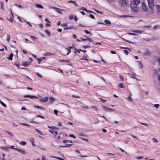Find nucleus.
<instances>
[{
  "label": "nucleus",
  "instance_id": "1",
  "mask_svg": "<svg viewBox=\"0 0 160 160\" xmlns=\"http://www.w3.org/2000/svg\"><path fill=\"white\" fill-rule=\"evenodd\" d=\"M148 2V5L149 8L150 9L149 12L151 14H153L154 13L155 11L153 9L155 5L153 0H147Z\"/></svg>",
  "mask_w": 160,
  "mask_h": 160
},
{
  "label": "nucleus",
  "instance_id": "2",
  "mask_svg": "<svg viewBox=\"0 0 160 160\" xmlns=\"http://www.w3.org/2000/svg\"><path fill=\"white\" fill-rule=\"evenodd\" d=\"M138 5H136L133 4L132 2H131V9L134 12H137L138 11V8L137 6Z\"/></svg>",
  "mask_w": 160,
  "mask_h": 160
},
{
  "label": "nucleus",
  "instance_id": "3",
  "mask_svg": "<svg viewBox=\"0 0 160 160\" xmlns=\"http://www.w3.org/2000/svg\"><path fill=\"white\" fill-rule=\"evenodd\" d=\"M119 3L120 5L123 7H125L128 4V0H119Z\"/></svg>",
  "mask_w": 160,
  "mask_h": 160
},
{
  "label": "nucleus",
  "instance_id": "4",
  "mask_svg": "<svg viewBox=\"0 0 160 160\" xmlns=\"http://www.w3.org/2000/svg\"><path fill=\"white\" fill-rule=\"evenodd\" d=\"M142 8V10L145 12H147L148 11L147 7L146 4L144 2L141 3Z\"/></svg>",
  "mask_w": 160,
  "mask_h": 160
},
{
  "label": "nucleus",
  "instance_id": "5",
  "mask_svg": "<svg viewBox=\"0 0 160 160\" xmlns=\"http://www.w3.org/2000/svg\"><path fill=\"white\" fill-rule=\"evenodd\" d=\"M52 8L55 9V10L56 11H57L58 13L60 14H62V13L61 12L59 11H63V10L54 7H52Z\"/></svg>",
  "mask_w": 160,
  "mask_h": 160
},
{
  "label": "nucleus",
  "instance_id": "6",
  "mask_svg": "<svg viewBox=\"0 0 160 160\" xmlns=\"http://www.w3.org/2000/svg\"><path fill=\"white\" fill-rule=\"evenodd\" d=\"M14 149L16 150L18 152H19L22 154H24L25 153V150L17 148H14Z\"/></svg>",
  "mask_w": 160,
  "mask_h": 160
},
{
  "label": "nucleus",
  "instance_id": "7",
  "mask_svg": "<svg viewBox=\"0 0 160 160\" xmlns=\"http://www.w3.org/2000/svg\"><path fill=\"white\" fill-rule=\"evenodd\" d=\"M10 13L11 14L10 17L9 18H7V19L9 21L11 22H12L13 21V18L14 17V16L11 10H10Z\"/></svg>",
  "mask_w": 160,
  "mask_h": 160
},
{
  "label": "nucleus",
  "instance_id": "8",
  "mask_svg": "<svg viewBox=\"0 0 160 160\" xmlns=\"http://www.w3.org/2000/svg\"><path fill=\"white\" fill-rule=\"evenodd\" d=\"M24 97L26 98L28 97L29 98L31 99H33V98H38L36 97L35 96L33 95H25L24 96Z\"/></svg>",
  "mask_w": 160,
  "mask_h": 160
},
{
  "label": "nucleus",
  "instance_id": "9",
  "mask_svg": "<svg viewBox=\"0 0 160 160\" xmlns=\"http://www.w3.org/2000/svg\"><path fill=\"white\" fill-rule=\"evenodd\" d=\"M48 97H46L43 98H40L39 100L42 102H45L48 100Z\"/></svg>",
  "mask_w": 160,
  "mask_h": 160
},
{
  "label": "nucleus",
  "instance_id": "10",
  "mask_svg": "<svg viewBox=\"0 0 160 160\" xmlns=\"http://www.w3.org/2000/svg\"><path fill=\"white\" fill-rule=\"evenodd\" d=\"M84 37H86V38H85V39H82V40L83 41H85L88 40L90 42H93V41H92V39L91 38H88L86 35H84Z\"/></svg>",
  "mask_w": 160,
  "mask_h": 160
},
{
  "label": "nucleus",
  "instance_id": "11",
  "mask_svg": "<svg viewBox=\"0 0 160 160\" xmlns=\"http://www.w3.org/2000/svg\"><path fill=\"white\" fill-rule=\"evenodd\" d=\"M30 62H24L22 63V65L24 67H27L29 66L30 64Z\"/></svg>",
  "mask_w": 160,
  "mask_h": 160
},
{
  "label": "nucleus",
  "instance_id": "12",
  "mask_svg": "<svg viewBox=\"0 0 160 160\" xmlns=\"http://www.w3.org/2000/svg\"><path fill=\"white\" fill-rule=\"evenodd\" d=\"M133 4L136 5H138L140 2V0H133V2H132Z\"/></svg>",
  "mask_w": 160,
  "mask_h": 160
},
{
  "label": "nucleus",
  "instance_id": "13",
  "mask_svg": "<svg viewBox=\"0 0 160 160\" xmlns=\"http://www.w3.org/2000/svg\"><path fill=\"white\" fill-rule=\"evenodd\" d=\"M0 9L2 10H4V8L3 2H0Z\"/></svg>",
  "mask_w": 160,
  "mask_h": 160
},
{
  "label": "nucleus",
  "instance_id": "14",
  "mask_svg": "<svg viewBox=\"0 0 160 160\" xmlns=\"http://www.w3.org/2000/svg\"><path fill=\"white\" fill-rule=\"evenodd\" d=\"M137 62L138 63L139 67V68L140 69H142L143 68V66L142 64L141 63V62H140L139 61H137Z\"/></svg>",
  "mask_w": 160,
  "mask_h": 160
},
{
  "label": "nucleus",
  "instance_id": "15",
  "mask_svg": "<svg viewBox=\"0 0 160 160\" xmlns=\"http://www.w3.org/2000/svg\"><path fill=\"white\" fill-rule=\"evenodd\" d=\"M43 55L44 56H49L50 55H54V54H53L52 53H51L50 52H47L46 53L43 54Z\"/></svg>",
  "mask_w": 160,
  "mask_h": 160
},
{
  "label": "nucleus",
  "instance_id": "16",
  "mask_svg": "<svg viewBox=\"0 0 160 160\" xmlns=\"http://www.w3.org/2000/svg\"><path fill=\"white\" fill-rule=\"evenodd\" d=\"M132 32H134V33H142L143 32L142 31H140L139 30H133L132 31Z\"/></svg>",
  "mask_w": 160,
  "mask_h": 160
},
{
  "label": "nucleus",
  "instance_id": "17",
  "mask_svg": "<svg viewBox=\"0 0 160 160\" xmlns=\"http://www.w3.org/2000/svg\"><path fill=\"white\" fill-rule=\"evenodd\" d=\"M102 107L103 110L106 112H108L109 108L108 107H106L105 106H103Z\"/></svg>",
  "mask_w": 160,
  "mask_h": 160
},
{
  "label": "nucleus",
  "instance_id": "18",
  "mask_svg": "<svg viewBox=\"0 0 160 160\" xmlns=\"http://www.w3.org/2000/svg\"><path fill=\"white\" fill-rule=\"evenodd\" d=\"M0 148L2 149H4L7 151H8L9 150V147L5 146V147H1Z\"/></svg>",
  "mask_w": 160,
  "mask_h": 160
},
{
  "label": "nucleus",
  "instance_id": "19",
  "mask_svg": "<svg viewBox=\"0 0 160 160\" xmlns=\"http://www.w3.org/2000/svg\"><path fill=\"white\" fill-rule=\"evenodd\" d=\"M13 56V55L12 53L10 54L9 57H7V59L9 60H12V57Z\"/></svg>",
  "mask_w": 160,
  "mask_h": 160
},
{
  "label": "nucleus",
  "instance_id": "20",
  "mask_svg": "<svg viewBox=\"0 0 160 160\" xmlns=\"http://www.w3.org/2000/svg\"><path fill=\"white\" fill-rule=\"evenodd\" d=\"M6 36H7L6 37V38H7L6 40L7 41L9 42V41L10 38H11V36L9 34H7L6 35Z\"/></svg>",
  "mask_w": 160,
  "mask_h": 160
},
{
  "label": "nucleus",
  "instance_id": "21",
  "mask_svg": "<svg viewBox=\"0 0 160 160\" xmlns=\"http://www.w3.org/2000/svg\"><path fill=\"white\" fill-rule=\"evenodd\" d=\"M35 6L38 8H40L41 9L43 8V7L40 4H37L35 5Z\"/></svg>",
  "mask_w": 160,
  "mask_h": 160
},
{
  "label": "nucleus",
  "instance_id": "22",
  "mask_svg": "<svg viewBox=\"0 0 160 160\" xmlns=\"http://www.w3.org/2000/svg\"><path fill=\"white\" fill-rule=\"evenodd\" d=\"M104 22L106 24L108 25H110L111 24L110 21L108 20H105Z\"/></svg>",
  "mask_w": 160,
  "mask_h": 160
},
{
  "label": "nucleus",
  "instance_id": "23",
  "mask_svg": "<svg viewBox=\"0 0 160 160\" xmlns=\"http://www.w3.org/2000/svg\"><path fill=\"white\" fill-rule=\"evenodd\" d=\"M35 130L39 134L41 135H42V132L40 131V130H38L37 129H35Z\"/></svg>",
  "mask_w": 160,
  "mask_h": 160
},
{
  "label": "nucleus",
  "instance_id": "24",
  "mask_svg": "<svg viewBox=\"0 0 160 160\" xmlns=\"http://www.w3.org/2000/svg\"><path fill=\"white\" fill-rule=\"evenodd\" d=\"M34 107L35 108H37L41 109H44V108L41 107H40V106H37V105H34Z\"/></svg>",
  "mask_w": 160,
  "mask_h": 160
},
{
  "label": "nucleus",
  "instance_id": "25",
  "mask_svg": "<svg viewBox=\"0 0 160 160\" xmlns=\"http://www.w3.org/2000/svg\"><path fill=\"white\" fill-rule=\"evenodd\" d=\"M74 49L75 50V51L74 52L75 53H76L77 52H78V53H80V50H79L77 49L75 47H74Z\"/></svg>",
  "mask_w": 160,
  "mask_h": 160
},
{
  "label": "nucleus",
  "instance_id": "26",
  "mask_svg": "<svg viewBox=\"0 0 160 160\" xmlns=\"http://www.w3.org/2000/svg\"><path fill=\"white\" fill-rule=\"evenodd\" d=\"M127 99H128V100L130 101L131 102L133 101V100H132L130 95H129V96L128 97V98H127Z\"/></svg>",
  "mask_w": 160,
  "mask_h": 160
},
{
  "label": "nucleus",
  "instance_id": "27",
  "mask_svg": "<svg viewBox=\"0 0 160 160\" xmlns=\"http://www.w3.org/2000/svg\"><path fill=\"white\" fill-rule=\"evenodd\" d=\"M0 103L4 107H6V105L2 101L0 100Z\"/></svg>",
  "mask_w": 160,
  "mask_h": 160
},
{
  "label": "nucleus",
  "instance_id": "28",
  "mask_svg": "<svg viewBox=\"0 0 160 160\" xmlns=\"http://www.w3.org/2000/svg\"><path fill=\"white\" fill-rule=\"evenodd\" d=\"M72 144H66L64 145V146H61L60 147H69Z\"/></svg>",
  "mask_w": 160,
  "mask_h": 160
},
{
  "label": "nucleus",
  "instance_id": "29",
  "mask_svg": "<svg viewBox=\"0 0 160 160\" xmlns=\"http://www.w3.org/2000/svg\"><path fill=\"white\" fill-rule=\"evenodd\" d=\"M152 140L153 142L154 143H155V142L158 143V141L155 138H152Z\"/></svg>",
  "mask_w": 160,
  "mask_h": 160
},
{
  "label": "nucleus",
  "instance_id": "30",
  "mask_svg": "<svg viewBox=\"0 0 160 160\" xmlns=\"http://www.w3.org/2000/svg\"><path fill=\"white\" fill-rule=\"evenodd\" d=\"M119 87L121 88H123L124 86L122 83H120L119 84Z\"/></svg>",
  "mask_w": 160,
  "mask_h": 160
},
{
  "label": "nucleus",
  "instance_id": "31",
  "mask_svg": "<svg viewBox=\"0 0 160 160\" xmlns=\"http://www.w3.org/2000/svg\"><path fill=\"white\" fill-rule=\"evenodd\" d=\"M20 144L21 145H25L26 144V142L25 141H22V142H20Z\"/></svg>",
  "mask_w": 160,
  "mask_h": 160
},
{
  "label": "nucleus",
  "instance_id": "32",
  "mask_svg": "<svg viewBox=\"0 0 160 160\" xmlns=\"http://www.w3.org/2000/svg\"><path fill=\"white\" fill-rule=\"evenodd\" d=\"M108 110H108V112H113V111H115V110H114L113 109H112V108H109Z\"/></svg>",
  "mask_w": 160,
  "mask_h": 160
},
{
  "label": "nucleus",
  "instance_id": "33",
  "mask_svg": "<svg viewBox=\"0 0 160 160\" xmlns=\"http://www.w3.org/2000/svg\"><path fill=\"white\" fill-rule=\"evenodd\" d=\"M80 9L81 10H83L86 12V10H87V9H86V8L84 7H83L81 8H80Z\"/></svg>",
  "mask_w": 160,
  "mask_h": 160
},
{
  "label": "nucleus",
  "instance_id": "34",
  "mask_svg": "<svg viewBox=\"0 0 160 160\" xmlns=\"http://www.w3.org/2000/svg\"><path fill=\"white\" fill-rule=\"evenodd\" d=\"M66 49H67L68 51V52L67 53V54L68 55L69 54V53L71 52V50L70 49L68 48H66Z\"/></svg>",
  "mask_w": 160,
  "mask_h": 160
},
{
  "label": "nucleus",
  "instance_id": "35",
  "mask_svg": "<svg viewBox=\"0 0 160 160\" xmlns=\"http://www.w3.org/2000/svg\"><path fill=\"white\" fill-rule=\"evenodd\" d=\"M81 60H87V61L88 60V59H87V57L86 56H84L81 59Z\"/></svg>",
  "mask_w": 160,
  "mask_h": 160
},
{
  "label": "nucleus",
  "instance_id": "36",
  "mask_svg": "<svg viewBox=\"0 0 160 160\" xmlns=\"http://www.w3.org/2000/svg\"><path fill=\"white\" fill-rule=\"evenodd\" d=\"M78 135L79 136H83V137H84L85 136H86V135L84 134H83V133H80L78 134Z\"/></svg>",
  "mask_w": 160,
  "mask_h": 160
},
{
  "label": "nucleus",
  "instance_id": "37",
  "mask_svg": "<svg viewBox=\"0 0 160 160\" xmlns=\"http://www.w3.org/2000/svg\"><path fill=\"white\" fill-rule=\"evenodd\" d=\"M68 29H77V28H74V27H68Z\"/></svg>",
  "mask_w": 160,
  "mask_h": 160
},
{
  "label": "nucleus",
  "instance_id": "38",
  "mask_svg": "<svg viewBox=\"0 0 160 160\" xmlns=\"http://www.w3.org/2000/svg\"><path fill=\"white\" fill-rule=\"evenodd\" d=\"M86 12H89V13H92L96 14V13H94V12H93L92 11H91L88 10L87 9V10H86Z\"/></svg>",
  "mask_w": 160,
  "mask_h": 160
},
{
  "label": "nucleus",
  "instance_id": "39",
  "mask_svg": "<svg viewBox=\"0 0 160 160\" xmlns=\"http://www.w3.org/2000/svg\"><path fill=\"white\" fill-rule=\"evenodd\" d=\"M119 17L125 18L128 17H131V16H127V15H122V16H119ZM131 17H132L131 16Z\"/></svg>",
  "mask_w": 160,
  "mask_h": 160
},
{
  "label": "nucleus",
  "instance_id": "40",
  "mask_svg": "<svg viewBox=\"0 0 160 160\" xmlns=\"http://www.w3.org/2000/svg\"><path fill=\"white\" fill-rule=\"evenodd\" d=\"M143 158H144L142 156H139V157H137L136 158L137 159H143Z\"/></svg>",
  "mask_w": 160,
  "mask_h": 160
},
{
  "label": "nucleus",
  "instance_id": "41",
  "mask_svg": "<svg viewBox=\"0 0 160 160\" xmlns=\"http://www.w3.org/2000/svg\"><path fill=\"white\" fill-rule=\"evenodd\" d=\"M20 124H22V125H25V126H29V125L28 124H27L25 123H20Z\"/></svg>",
  "mask_w": 160,
  "mask_h": 160
},
{
  "label": "nucleus",
  "instance_id": "42",
  "mask_svg": "<svg viewBox=\"0 0 160 160\" xmlns=\"http://www.w3.org/2000/svg\"><path fill=\"white\" fill-rule=\"evenodd\" d=\"M131 136L133 138L136 139L137 140H138V138L135 136H134L132 134H131Z\"/></svg>",
  "mask_w": 160,
  "mask_h": 160
},
{
  "label": "nucleus",
  "instance_id": "43",
  "mask_svg": "<svg viewBox=\"0 0 160 160\" xmlns=\"http://www.w3.org/2000/svg\"><path fill=\"white\" fill-rule=\"evenodd\" d=\"M131 136L133 138L136 139L137 140H138V138L135 136H134L132 134H131Z\"/></svg>",
  "mask_w": 160,
  "mask_h": 160
},
{
  "label": "nucleus",
  "instance_id": "44",
  "mask_svg": "<svg viewBox=\"0 0 160 160\" xmlns=\"http://www.w3.org/2000/svg\"><path fill=\"white\" fill-rule=\"evenodd\" d=\"M52 157L54 158H56L59 160H64L63 158H57L55 157Z\"/></svg>",
  "mask_w": 160,
  "mask_h": 160
},
{
  "label": "nucleus",
  "instance_id": "45",
  "mask_svg": "<svg viewBox=\"0 0 160 160\" xmlns=\"http://www.w3.org/2000/svg\"><path fill=\"white\" fill-rule=\"evenodd\" d=\"M6 132L7 133H8L9 135H11V136H13V134L12 133H11L10 132H8V131H6Z\"/></svg>",
  "mask_w": 160,
  "mask_h": 160
},
{
  "label": "nucleus",
  "instance_id": "46",
  "mask_svg": "<svg viewBox=\"0 0 160 160\" xmlns=\"http://www.w3.org/2000/svg\"><path fill=\"white\" fill-rule=\"evenodd\" d=\"M154 106L156 108H158L159 106V104H155L154 105Z\"/></svg>",
  "mask_w": 160,
  "mask_h": 160
},
{
  "label": "nucleus",
  "instance_id": "47",
  "mask_svg": "<svg viewBox=\"0 0 160 160\" xmlns=\"http://www.w3.org/2000/svg\"><path fill=\"white\" fill-rule=\"evenodd\" d=\"M45 33L48 35L49 36L50 34V33L47 30L45 31Z\"/></svg>",
  "mask_w": 160,
  "mask_h": 160
},
{
  "label": "nucleus",
  "instance_id": "48",
  "mask_svg": "<svg viewBox=\"0 0 160 160\" xmlns=\"http://www.w3.org/2000/svg\"><path fill=\"white\" fill-rule=\"evenodd\" d=\"M37 75L40 78H42V76L38 72L36 73Z\"/></svg>",
  "mask_w": 160,
  "mask_h": 160
},
{
  "label": "nucleus",
  "instance_id": "49",
  "mask_svg": "<svg viewBox=\"0 0 160 160\" xmlns=\"http://www.w3.org/2000/svg\"><path fill=\"white\" fill-rule=\"evenodd\" d=\"M14 5L15 6H16L18 8H22V7L20 5H17V4H15Z\"/></svg>",
  "mask_w": 160,
  "mask_h": 160
},
{
  "label": "nucleus",
  "instance_id": "50",
  "mask_svg": "<svg viewBox=\"0 0 160 160\" xmlns=\"http://www.w3.org/2000/svg\"><path fill=\"white\" fill-rule=\"evenodd\" d=\"M37 117L41 118H42V119H43L44 118V117H43L42 116H41V115H37Z\"/></svg>",
  "mask_w": 160,
  "mask_h": 160
},
{
  "label": "nucleus",
  "instance_id": "51",
  "mask_svg": "<svg viewBox=\"0 0 160 160\" xmlns=\"http://www.w3.org/2000/svg\"><path fill=\"white\" fill-rule=\"evenodd\" d=\"M72 97H74V98H80V97L79 96H77L76 95H72Z\"/></svg>",
  "mask_w": 160,
  "mask_h": 160
},
{
  "label": "nucleus",
  "instance_id": "52",
  "mask_svg": "<svg viewBox=\"0 0 160 160\" xmlns=\"http://www.w3.org/2000/svg\"><path fill=\"white\" fill-rule=\"evenodd\" d=\"M124 52L126 55H128V51L126 50H124Z\"/></svg>",
  "mask_w": 160,
  "mask_h": 160
},
{
  "label": "nucleus",
  "instance_id": "53",
  "mask_svg": "<svg viewBox=\"0 0 160 160\" xmlns=\"http://www.w3.org/2000/svg\"><path fill=\"white\" fill-rule=\"evenodd\" d=\"M37 60L38 61V63H40V62L42 61V58H38L37 59Z\"/></svg>",
  "mask_w": 160,
  "mask_h": 160
},
{
  "label": "nucleus",
  "instance_id": "54",
  "mask_svg": "<svg viewBox=\"0 0 160 160\" xmlns=\"http://www.w3.org/2000/svg\"><path fill=\"white\" fill-rule=\"evenodd\" d=\"M128 34L130 35H137V34L134 33H128Z\"/></svg>",
  "mask_w": 160,
  "mask_h": 160
},
{
  "label": "nucleus",
  "instance_id": "55",
  "mask_svg": "<svg viewBox=\"0 0 160 160\" xmlns=\"http://www.w3.org/2000/svg\"><path fill=\"white\" fill-rule=\"evenodd\" d=\"M158 27V25H156L153 26V29H156Z\"/></svg>",
  "mask_w": 160,
  "mask_h": 160
},
{
  "label": "nucleus",
  "instance_id": "56",
  "mask_svg": "<svg viewBox=\"0 0 160 160\" xmlns=\"http://www.w3.org/2000/svg\"><path fill=\"white\" fill-rule=\"evenodd\" d=\"M94 10L97 13H101V14H102V12H100L98 10H96L95 9H94Z\"/></svg>",
  "mask_w": 160,
  "mask_h": 160
},
{
  "label": "nucleus",
  "instance_id": "57",
  "mask_svg": "<svg viewBox=\"0 0 160 160\" xmlns=\"http://www.w3.org/2000/svg\"><path fill=\"white\" fill-rule=\"evenodd\" d=\"M73 18V15H71L69 17V18L70 19H72Z\"/></svg>",
  "mask_w": 160,
  "mask_h": 160
},
{
  "label": "nucleus",
  "instance_id": "58",
  "mask_svg": "<svg viewBox=\"0 0 160 160\" xmlns=\"http://www.w3.org/2000/svg\"><path fill=\"white\" fill-rule=\"evenodd\" d=\"M120 79L122 80V81H123L124 80V78L122 76V75H120Z\"/></svg>",
  "mask_w": 160,
  "mask_h": 160
},
{
  "label": "nucleus",
  "instance_id": "59",
  "mask_svg": "<svg viewBox=\"0 0 160 160\" xmlns=\"http://www.w3.org/2000/svg\"><path fill=\"white\" fill-rule=\"evenodd\" d=\"M89 17L90 18H92V19H94L95 18V17H94V16L93 15H92V14H90L89 15Z\"/></svg>",
  "mask_w": 160,
  "mask_h": 160
},
{
  "label": "nucleus",
  "instance_id": "60",
  "mask_svg": "<svg viewBox=\"0 0 160 160\" xmlns=\"http://www.w3.org/2000/svg\"><path fill=\"white\" fill-rule=\"evenodd\" d=\"M69 136L70 137H72L74 138H76L75 136H74L73 135H72V134L69 135Z\"/></svg>",
  "mask_w": 160,
  "mask_h": 160
},
{
  "label": "nucleus",
  "instance_id": "61",
  "mask_svg": "<svg viewBox=\"0 0 160 160\" xmlns=\"http://www.w3.org/2000/svg\"><path fill=\"white\" fill-rule=\"evenodd\" d=\"M58 112V111L56 110H55L54 111V112L55 113V114L57 115Z\"/></svg>",
  "mask_w": 160,
  "mask_h": 160
},
{
  "label": "nucleus",
  "instance_id": "62",
  "mask_svg": "<svg viewBox=\"0 0 160 160\" xmlns=\"http://www.w3.org/2000/svg\"><path fill=\"white\" fill-rule=\"evenodd\" d=\"M92 108H93L96 111H98V109L97 108L95 107V106H92Z\"/></svg>",
  "mask_w": 160,
  "mask_h": 160
},
{
  "label": "nucleus",
  "instance_id": "63",
  "mask_svg": "<svg viewBox=\"0 0 160 160\" xmlns=\"http://www.w3.org/2000/svg\"><path fill=\"white\" fill-rule=\"evenodd\" d=\"M30 37L31 38H32V39H33L34 40H35L36 39H37V38H35V37H33V36H30Z\"/></svg>",
  "mask_w": 160,
  "mask_h": 160
},
{
  "label": "nucleus",
  "instance_id": "64",
  "mask_svg": "<svg viewBox=\"0 0 160 160\" xmlns=\"http://www.w3.org/2000/svg\"><path fill=\"white\" fill-rule=\"evenodd\" d=\"M49 99L51 100H52L53 101L55 100V98L54 97H50Z\"/></svg>",
  "mask_w": 160,
  "mask_h": 160
}]
</instances>
